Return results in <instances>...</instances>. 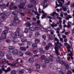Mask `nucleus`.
I'll return each mask as SVG.
<instances>
[{
    "instance_id": "obj_1",
    "label": "nucleus",
    "mask_w": 74,
    "mask_h": 74,
    "mask_svg": "<svg viewBox=\"0 0 74 74\" xmlns=\"http://www.w3.org/2000/svg\"><path fill=\"white\" fill-rule=\"evenodd\" d=\"M7 63L8 65V66H11L12 67H16L17 66L16 65V64H17L18 62L16 61H14L12 63V64L9 63L8 61H7Z\"/></svg>"
},
{
    "instance_id": "obj_2",
    "label": "nucleus",
    "mask_w": 74,
    "mask_h": 74,
    "mask_svg": "<svg viewBox=\"0 0 74 74\" xmlns=\"http://www.w3.org/2000/svg\"><path fill=\"white\" fill-rule=\"evenodd\" d=\"M25 71H26L27 73H30L32 71V69L31 68H30L29 70L27 69H26L25 71L23 70H20L19 72L20 74H23L24 72H25Z\"/></svg>"
},
{
    "instance_id": "obj_3",
    "label": "nucleus",
    "mask_w": 74,
    "mask_h": 74,
    "mask_svg": "<svg viewBox=\"0 0 74 74\" xmlns=\"http://www.w3.org/2000/svg\"><path fill=\"white\" fill-rule=\"evenodd\" d=\"M21 4L18 5V7L20 8H23V7H25V4L26 3V0H22L21 1Z\"/></svg>"
},
{
    "instance_id": "obj_4",
    "label": "nucleus",
    "mask_w": 74,
    "mask_h": 74,
    "mask_svg": "<svg viewBox=\"0 0 74 74\" xmlns=\"http://www.w3.org/2000/svg\"><path fill=\"white\" fill-rule=\"evenodd\" d=\"M4 28L7 30H5L3 31V34L7 35L8 34V31L9 30V27L8 26L5 27Z\"/></svg>"
},
{
    "instance_id": "obj_5",
    "label": "nucleus",
    "mask_w": 74,
    "mask_h": 74,
    "mask_svg": "<svg viewBox=\"0 0 74 74\" xmlns=\"http://www.w3.org/2000/svg\"><path fill=\"white\" fill-rule=\"evenodd\" d=\"M10 54H9L6 55V56L7 59H8L9 60H13V58L11 56V53H12L10 52Z\"/></svg>"
},
{
    "instance_id": "obj_6",
    "label": "nucleus",
    "mask_w": 74,
    "mask_h": 74,
    "mask_svg": "<svg viewBox=\"0 0 74 74\" xmlns=\"http://www.w3.org/2000/svg\"><path fill=\"white\" fill-rule=\"evenodd\" d=\"M55 40L57 41V43L58 44V45H60V46H59V47L60 48H61V47H62V43H60V42H59V40L58 39V38H55Z\"/></svg>"
},
{
    "instance_id": "obj_7",
    "label": "nucleus",
    "mask_w": 74,
    "mask_h": 74,
    "mask_svg": "<svg viewBox=\"0 0 74 74\" xmlns=\"http://www.w3.org/2000/svg\"><path fill=\"white\" fill-rule=\"evenodd\" d=\"M15 35L17 36H18V37L19 38H21L22 36H23V34H22V35H20L19 36V32L18 31H16L15 32Z\"/></svg>"
},
{
    "instance_id": "obj_8",
    "label": "nucleus",
    "mask_w": 74,
    "mask_h": 74,
    "mask_svg": "<svg viewBox=\"0 0 74 74\" xmlns=\"http://www.w3.org/2000/svg\"><path fill=\"white\" fill-rule=\"evenodd\" d=\"M59 47V46H58V47L57 46H55L54 47L56 51L55 53H56V54L58 55H59V53L58 52V49H59V48H61V47L60 48Z\"/></svg>"
},
{
    "instance_id": "obj_9",
    "label": "nucleus",
    "mask_w": 74,
    "mask_h": 74,
    "mask_svg": "<svg viewBox=\"0 0 74 74\" xmlns=\"http://www.w3.org/2000/svg\"><path fill=\"white\" fill-rule=\"evenodd\" d=\"M12 23L14 26H16L17 25V22L16 21L15 19H14V20L12 21Z\"/></svg>"
},
{
    "instance_id": "obj_10",
    "label": "nucleus",
    "mask_w": 74,
    "mask_h": 74,
    "mask_svg": "<svg viewBox=\"0 0 74 74\" xmlns=\"http://www.w3.org/2000/svg\"><path fill=\"white\" fill-rule=\"evenodd\" d=\"M12 53L14 55H18V51L17 50H13L12 51Z\"/></svg>"
},
{
    "instance_id": "obj_11",
    "label": "nucleus",
    "mask_w": 74,
    "mask_h": 74,
    "mask_svg": "<svg viewBox=\"0 0 74 74\" xmlns=\"http://www.w3.org/2000/svg\"><path fill=\"white\" fill-rule=\"evenodd\" d=\"M42 12L43 14H43L42 16L41 17L42 19H44V18H45V17L47 16V13H45L44 11V10H42Z\"/></svg>"
},
{
    "instance_id": "obj_12",
    "label": "nucleus",
    "mask_w": 74,
    "mask_h": 74,
    "mask_svg": "<svg viewBox=\"0 0 74 74\" xmlns=\"http://www.w3.org/2000/svg\"><path fill=\"white\" fill-rule=\"evenodd\" d=\"M28 62L30 63H33L34 62V58L33 57L30 58L28 59Z\"/></svg>"
},
{
    "instance_id": "obj_13",
    "label": "nucleus",
    "mask_w": 74,
    "mask_h": 74,
    "mask_svg": "<svg viewBox=\"0 0 74 74\" xmlns=\"http://www.w3.org/2000/svg\"><path fill=\"white\" fill-rule=\"evenodd\" d=\"M39 52L40 53H45V51L44 50H43L42 48H41L39 49Z\"/></svg>"
},
{
    "instance_id": "obj_14",
    "label": "nucleus",
    "mask_w": 74,
    "mask_h": 74,
    "mask_svg": "<svg viewBox=\"0 0 74 74\" xmlns=\"http://www.w3.org/2000/svg\"><path fill=\"white\" fill-rule=\"evenodd\" d=\"M11 35V37L14 38V39H16L17 38V36L15 35L14 33H12Z\"/></svg>"
},
{
    "instance_id": "obj_15",
    "label": "nucleus",
    "mask_w": 74,
    "mask_h": 74,
    "mask_svg": "<svg viewBox=\"0 0 74 74\" xmlns=\"http://www.w3.org/2000/svg\"><path fill=\"white\" fill-rule=\"evenodd\" d=\"M27 39L25 38H22L21 40V42H27Z\"/></svg>"
},
{
    "instance_id": "obj_16",
    "label": "nucleus",
    "mask_w": 74,
    "mask_h": 74,
    "mask_svg": "<svg viewBox=\"0 0 74 74\" xmlns=\"http://www.w3.org/2000/svg\"><path fill=\"white\" fill-rule=\"evenodd\" d=\"M25 55H28V56H32V55H33V53H31L29 51H27L25 53Z\"/></svg>"
},
{
    "instance_id": "obj_17",
    "label": "nucleus",
    "mask_w": 74,
    "mask_h": 74,
    "mask_svg": "<svg viewBox=\"0 0 74 74\" xmlns=\"http://www.w3.org/2000/svg\"><path fill=\"white\" fill-rule=\"evenodd\" d=\"M25 26H27H27H28V27H30L31 26V24L29 22L26 23L25 24Z\"/></svg>"
},
{
    "instance_id": "obj_18",
    "label": "nucleus",
    "mask_w": 74,
    "mask_h": 74,
    "mask_svg": "<svg viewBox=\"0 0 74 74\" xmlns=\"http://www.w3.org/2000/svg\"><path fill=\"white\" fill-rule=\"evenodd\" d=\"M35 65L36 66V68L37 69H38L40 68V65L39 64H35Z\"/></svg>"
},
{
    "instance_id": "obj_19",
    "label": "nucleus",
    "mask_w": 74,
    "mask_h": 74,
    "mask_svg": "<svg viewBox=\"0 0 74 74\" xmlns=\"http://www.w3.org/2000/svg\"><path fill=\"white\" fill-rule=\"evenodd\" d=\"M20 49L21 51H26V48L24 47H21L20 48Z\"/></svg>"
},
{
    "instance_id": "obj_20",
    "label": "nucleus",
    "mask_w": 74,
    "mask_h": 74,
    "mask_svg": "<svg viewBox=\"0 0 74 74\" xmlns=\"http://www.w3.org/2000/svg\"><path fill=\"white\" fill-rule=\"evenodd\" d=\"M7 62H8V61L4 59H3L2 60V63L3 64H6Z\"/></svg>"
},
{
    "instance_id": "obj_21",
    "label": "nucleus",
    "mask_w": 74,
    "mask_h": 74,
    "mask_svg": "<svg viewBox=\"0 0 74 74\" xmlns=\"http://www.w3.org/2000/svg\"><path fill=\"white\" fill-rule=\"evenodd\" d=\"M32 47L34 48H36V47H37V44L36 43H33L32 44Z\"/></svg>"
},
{
    "instance_id": "obj_22",
    "label": "nucleus",
    "mask_w": 74,
    "mask_h": 74,
    "mask_svg": "<svg viewBox=\"0 0 74 74\" xmlns=\"http://www.w3.org/2000/svg\"><path fill=\"white\" fill-rule=\"evenodd\" d=\"M11 71V69L10 68V67H8V68L7 70H5L4 71L5 72L7 73V72H8L9 71Z\"/></svg>"
},
{
    "instance_id": "obj_23",
    "label": "nucleus",
    "mask_w": 74,
    "mask_h": 74,
    "mask_svg": "<svg viewBox=\"0 0 74 74\" xmlns=\"http://www.w3.org/2000/svg\"><path fill=\"white\" fill-rule=\"evenodd\" d=\"M28 33H29L28 36L29 37H30V38H31V37L32 36H33V32H29Z\"/></svg>"
},
{
    "instance_id": "obj_24",
    "label": "nucleus",
    "mask_w": 74,
    "mask_h": 74,
    "mask_svg": "<svg viewBox=\"0 0 74 74\" xmlns=\"http://www.w3.org/2000/svg\"><path fill=\"white\" fill-rule=\"evenodd\" d=\"M4 56V53L2 51H0V56L3 57Z\"/></svg>"
},
{
    "instance_id": "obj_25",
    "label": "nucleus",
    "mask_w": 74,
    "mask_h": 74,
    "mask_svg": "<svg viewBox=\"0 0 74 74\" xmlns=\"http://www.w3.org/2000/svg\"><path fill=\"white\" fill-rule=\"evenodd\" d=\"M67 51L68 52H70V53L69 54V56H71V55H73V53H72V52L71 51L70 49H68Z\"/></svg>"
},
{
    "instance_id": "obj_26",
    "label": "nucleus",
    "mask_w": 74,
    "mask_h": 74,
    "mask_svg": "<svg viewBox=\"0 0 74 74\" xmlns=\"http://www.w3.org/2000/svg\"><path fill=\"white\" fill-rule=\"evenodd\" d=\"M42 5L43 7V9H44L45 8H46L48 6V5L47 4L44 3H42Z\"/></svg>"
},
{
    "instance_id": "obj_27",
    "label": "nucleus",
    "mask_w": 74,
    "mask_h": 74,
    "mask_svg": "<svg viewBox=\"0 0 74 74\" xmlns=\"http://www.w3.org/2000/svg\"><path fill=\"white\" fill-rule=\"evenodd\" d=\"M46 58V56L45 55L41 56L40 57V59L41 60H44Z\"/></svg>"
},
{
    "instance_id": "obj_28",
    "label": "nucleus",
    "mask_w": 74,
    "mask_h": 74,
    "mask_svg": "<svg viewBox=\"0 0 74 74\" xmlns=\"http://www.w3.org/2000/svg\"><path fill=\"white\" fill-rule=\"evenodd\" d=\"M8 48L10 50H12V49H15V47L13 46H9Z\"/></svg>"
},
{
    "instance_id": "obj_29",
    "label": "nucleus",
    "mask_w": 74,
    "mask_h": 74,
    "mask_svg": "<svg viewBox=\"0 0 74 74\" xmlns=\"http://www.w3.org/2000/svg\"><path fill=\"white\" fill-rule=\"evenodd\" d=\"M51 26L52 27H56L58 25L57 24H55V23H53L52 24H51Z\"/></svg>"
},
{
    "instance_id": "obj_30",
    "label": "nucleus",
    "mask_w": 74,
    "mask_h": 74,
    "mask_svg": "<svg viewBox=\"0 0 74 74\" xmlns=\"http://www.w3.org/2000/svg\"><path fill=\"white\" fill-rule=\"evenodd\" d=\"M30 2L31 3H33V4H36V1L34 0H30Z\"/></svg>"
},
{
    "instance_id": "obj_31",
    "label": "nucleus",
    "mask_w": 74,
    "mask_h": 74,
    "mask_svg": "<svg viewBox=\"0 0 74 74\" xmlns=\"http://www.w3.org/2000/svg\"><path fill=\"white\" fill-rule=\"evenodd\" d=\"M35 41L36 42H37V43H39L40 42V40L39 39H36L35 40Z\"/></svg>"
},
{
    "instance_id": "obj_32",
    "label": "nucleus",
    "mask_w": 74,
    "mask_h": 74,
    "mask_svg": "<svg viewBox=\"0 0 74 74\" xmlns=\"http://www.w3.org/2000/svg\"><path fill=\"white\" fill-rule=\"evenodd\" d=\"M40 35V34L38 32H36L35 33V36L36 37H38Z\"/></svg>"
},
{
    "instance_id": "obj_33",
    "label": "nucleus",
    "mask_w": 74,
    "mask_h": 74,
    "mask_svg": "<svg viewBox=\"0 0 74 74\" xmlns=\"http://www.w3.org/2000/svg\"><path fill=\"white\" fill-rule=\"evenodd\" d=\"M1 37L3 39H5L6 38V35L4 34H2L1 35Z\"/></svg>"
},
{
    "instance_id": "obj_34",
    "label": "nucleus",
    "mask_w": 74,
    "mask_h": 74,
    "mask_svg": "<svg viewBox=\"0 0 74 74\" xmlns=\"http://www.w3.org/2000/svg\"><path fill=\"white\" fill-rule=\"evenodd\" d=\"M34 7V4H30L27 6V7L29 8H31V7Z\"/></svg>"
},
{
    "instance_id": "obj_35",
    "label": "nucleus",
    "mask_w": 74,
    "mask_h": 74,
    "mask_svg": "<svg viewBox=\"0 0 74 74\" xmlns=\"http://www.w3.org/2000/svg\"><path fill=\"white\" fill-rule=\"evenodd\" d=\"M49 46L48 45H47L45 47V49L47 51L49 49Z\"/></svg>"
},
{
    "instance_id": "obj_36",
    "label": "nucleus",
    "mask_w": 74,
    "mask_h": 74,
    "mask_svg": "<svg viewBox=\"0 0 74 74\" xmlns=\"http://www.w3.org/2000/svg\"><path fill=\"white\" fill-rule=\"evenodd\" d=\"M1 16L2 18H5V15L3 13H1Z\"/></svg>"
},
{
    "instance_id": "obj_37",
    "label": "nucleus",
    "mask_w": 74,
    "mask_h": 74,
    "mask_svg": "<svg viewBox=\"0 0 74 74\" xmlns=\"http://www.w3.org/2000/svg\"><path fill=\"white\" fill-rule=\"evenodd\" d=\"M45 62L46 63H48L49 62V60L48 59H46L45 60Z\"/></svg>"
},
{
    "instance_id": "obj_38",
    "label": "nucleus",
    "mask_w": 74,
    "mask_h": 74,
    "mask_svg": "<svg viewBox=\"0 0 74 74\" xmlns=\"http://www.w3.org/2000/svg\"><path fill=\"white\" fill-rule=\"evenodd\" d=\"M16 71L15 70H12L11 71L12 74H16Z\"/></svg>"
},
{
    "instance_id": "obj_39",
    "label": "nucleus",
    "mask_w": 74,
    "mask_h": 74,
    "mask_svg": "<svg viewBox=\"0 0 74 74\" xmlns=\"http://www.w3.org/2000/svg\"><path fill=\"white\" fill-rule=\"evenodd\" d=\"M23 55V53L21 51L19 52V56H22Z\"/></svg>"
},
{
    "instance_id": "obj_40",
    "label": "nucleus",
    "mask_w": 74,
    "mask_h": 74,
    "mask_svg": "<svg viewBox=\"0 0 74 74\" xmlns=\"http://www.w3.org/2000/svg\"><path fill=\"white\" fill-rule=\"evenodd\" d=\"M16 21V22H17V23H20L21 22V21L20 20H18V19H15Z\"/></svg>"
},
{
    "instance_id": "obj_41",
    "label": "nucleus",
    "mask_w": 74,
    "mask_h": 74,
    "mask_svg": "<svg viewBox=\"0 0 74 74\" xmlns=\"http://www.w3.org/2000/svg\"><path fill=\"white\" fill-rule=\"evenodd\" d=\"M52 56H53L51 55V56H50L49 57V59L51 61H53V59L52 58Z\"/></svg>"
},
{
    "instance_id": "obj_42",
    "label": "nucleus",
    "mask_w": 74,
    "mask_h": 74,
    "mask_svg": "<svg viewBox=\"0 0 74 74\" xmlns=\"http://www.w3.org/2000/svg\"><path fill=\"white\" fill-rule=\"evenodd\" d=\"M4 65H3L2 66L1 68H2L1 69V70L3 71H5V70H5V68H4Z\"/></svg>"
},
{
    "instance_id": "obj_43",
    "label": "nucleus",
    "mask_w": 74,
    "mask_h": 74,
    "mask_svg": "<svg viewBox=\"0 0 74 74\" xmlns=\"http://www.w3.org/2000/svg\"><path fill=\"white\" fill-rule=\"evenodd\" d=\"M29 29L31 31H34V28H33V27H29Z\"/></svg>"
},
{
    "instance_id": "obj_44",
    "label": "nucleus",
    "mask_w": 74,
    "mask_h": 74,
    "mask_svg": "<svg viewBox=\"0 0 74 74\" xmlns=\"http://www.w3.org/2000/svg\"><path fill=\"white\" fill-rule=\"evenodd\" d=\"M55 14H56V12H54L50 14L51 16H55Z\"/></svg>"
},
{
    "instance_id": "obj_45",
    "label": "nucleus",
    "mask_w": 74,
    "mask_h": 74,
    "mask_svg": "<svg viewBox=\"0 0 74 74\" xmlns=\"http://www.w3.org/2000/svg\"><path fill=\"white\" fill-rule=\"evenodd\" d=\"M56 60V62H60V58H57Z\"/></svg>"
},
{
    "instance_id": "obj_46",
    "label": "nucleus",
    "mask_w": 74,
    "mask_h": 74,
    "mask_svg": "<svg viewBox=\"0 0 74 74\" xmlns=\"http://www.w3.org/2000/svg\"><path fill=\"white\" fill-rule=\"evenodd\" d=\"M56 14V16H58V18H57L58 19H62V18H61V17H58L59 16V14H58L56 13V14Z\"/></svg>"
},
{
    "instance_id": "obj_47",
    "label": "nucleus",
    "mask_w": 74,
    "mask_h": 74,
    "mask_svg": "<svg viewBox=\"0 0 74 74\" xmlns=\"http://www.w3.org/2000/svg\"><path fill=\"white\" fill-rule=\"evenodd\" d=\"M27 44L28 45H30L32 44V42L28 41L27 42Z\"/></svg>"
},
{
    "instance_id": "obj_48",
    "label": "nucleus",
    "mask_w": 74,
    "mask_h": 74,
    "mask_svg": "<svg viewBox=\"0 0 74 74\" xmlns=\"http://www.w3.org/2000/svg\"><path fill=\"white\" fill-rule=\"evenodd\" d=\"M49 38L50 40H53V37H52V35H49Z\"/></svg>"
},
{
    "instance_id": "obj_49",
    "label": "nucleus",
    "mask_w": 74,
    "mask_h": 74,
    "mask_svg": "<svg viewBox=\"0 0 74 74\" xmlns=\"http://www.w3.org/2000/svg\"><path fill=\"white\" fill-rule=\"evenodd\" d=\"M33 53H34V54H37V53L38 52V51L37 50H34L33 51Z\"/></svg>"
},
{
    "instance_id": "obj_50",
    "label": "nucleus",
    "mask_w": 74,
    "mask_h": 74,
    "mask_svg": "<svg viewBox=\"0 0 74 74\" xmlns=\"http://www.w3.org/2000/svg\"><path fill=\"white\" fill-rule=\"evenodd\" d=\"M39 29H40L39 27H36L34 28V30H39Z\"/></svg>"
},
{
    "instance_id": "obj_51",
    "label": "nucleus",
    "mask_w": 74,
    "mask_h": 74,
    "mask_svg": "<svg viewBox=\"0 0 74 74\" xmlns=\"http://www.w3.org/2000/svg\"><path fill=\"white\" fill-rule=\"evenodd\" d=\"M12 14L14 15H17L18 14V12H13Z\"/></svg>"
},
{
    "instance_id": "obj_52",
    "label": "nucleus",
    "mask_w": 74,
    "mask_h": 74,
    "mask_svg": "<svg viewBox=\"0 0 74 74\" xmlns=\"http://www.w3.org/2000/svg\"><path fill=\"white\" fill-rule=\"evenodd\" d=\"M42 37L44 40H45V39H46V36H45V35H42Z\"/></svg>"
},
{
    "instance_id": "obj_53",
    "label": "nucleus",
    "mask_w": 74,
    "mask_h": 74,
    "mask_svg": "<svg viewBox=\"0 0 74 74\" xmlns=\"http://www.w3.org/2000/svg\"><path fill=\"white\" fill-rule=\"evenodd\" d=\"M72 73V72H71V71H68L67 72V74H71Z\"/></svg>"
},
{
    "instance_id": "obj_54",
    "label": "nucleus",
    "mask_w": 74,
    "mask_h": 74,
    "mask_svg": "<svg viewBox=\"0 0 74 74\" xmlns=\"http://www.w3.org/2000/svg\"><path fill=\"white\" fill-rule=\"evenodd\" d=\"M34 14L35 15H38V16H40V14H38V13H37V12H34Z\"/></svg>"
},
{
    "instance_id": "obj_55",
    "label": "nucleus",
    "mask_w": 74,
    "mask_h": 74,
    "mask_svg": "<svg viewBox=\"0 0 74 74\" xmlns=\"http://www.w3.org/2000/svg\"><path fill=\"white\" fill-rule=\"evenodd\" d=\"M24 32H25V33H27L28 32H29V30H28V29L27 28H25Z\"/></svg>"
},
{
    "instance_id": "obj_56",
    "label": "nucleus",
    "mask_w": 74,
    "mask_h": 74,
    "mask_svg": "<svg viewBox=\"0 0 74 74\" xmlns=\"http://www.w3.org/2000/svg\"><path fill=\"white\" fill-rule=\"evenodd\" d=\"M66 48L67 49H70V48H71V46H70V45L68 44V45L67 46Z\"/></svg>"
},
{
    "instance_id": "obj_57",
    "label": "nucleus",
    "mask_w": 74,
    "mask_h": 74,
    "mask_svg": "<svg viewBox=\"0 0 74 74\" xmlns=\"http://www.w3.org/2000/svg\"><path fill=\"white\" fill-rule=\"evenodd\" d=\"M48 45L49 46V47H52V43H48Z\"/></svg>"
},
{
    "instance_id": "obj_58",
    "label": "nucleus",
    "mask_w": 74,
    "mask_h": 74,
    "mask_svg": "<svg viewBox=\"0 0 74 74\" xmlns=\"http://www.w3.org/2000/svg\"><path fill=\"white\" fill-rule=\"evenodd\" d=\"M62 10V9L61 8L60 9H56V11H57L58 12H59L60 11H61Z\"/></svg>"
},
{
    "instance_id": "obj_59",
    "label": "nucleus",
    "mask_w": 74,
    "mask_h": 74,
    "mask_svg": "<svg viewBox=\"0 0 74 74\" xmlns=\"http://www.w3.org/2000/svg\"><path fill=\"white\" fill-rule=\"evenodd\" d=\"M43 45H44V46H45L46 44H47V42H43L42 44Z\"/></svg>"
},
{
    "instance_id": "obj_60",
    "label": "nucleus",
    "mask_w": 74,
    "mask_h": 74,
    "mask_svg": "<svg viewBox=\"0 0 74 74\" xmlns=\"http://www.w3.org/2000/svg\"><path fill=\"white\" fill-rule=\"evenodd\" d=\"M42 67L43 68H45L46 67V65L45 64H44L43 65H42Z\"/></svg>"
},
{
    "instance_id": "obj_61",
    "label": "nucleus",
    "mask_w": 74,
    "mask_h": 74,
    "mask_svg": "<svg viewBox=\"0 0 74 74\" xmlns=\"http://www.w3.org/2000/svg\"><path fill=\"white\" fill-rule=\"evenodd\" d=\"M59 38H60V41L63 42V38H60V37H59Z\"/></svg>"
},
{
    "instance_id": "obj_62",
    "label": "nucleus",
    "mask_w": 74,
    "mask_h": 74,
    "mask_svg": "<svg viewBox=\"0 0 74 74\" xmlns=\"http://www.w3.org/2000/svg\"><path fill=\"white\" fill-rule=\"evenodd\" d=\"M59 4H60V7H63V3H61V2H59Z\"/></svg>"
},
{
    "instance_id": "obj_63",
    "label": "nucleus",
    "mask_w": 74,
    "mask_h": 74,
    "mask_svg": "<svg viewBox=\"0 0 74 74\" xmlns=\"http://www.w3.org/2000/svg\"><path fill=\"white\" fill-rule=\"evenodd\" d=\"M59 74H64V72H63L62 71H60L59 72Z\"/></svg>"
},
{
    "instance_id": "obj_64",
    "label": "nucleus",
    "mask_w": 74,
    "mask_h": 74,
    "mask_svg": "<svg viewBox=\"0 0 74 74\" xmlns=\"http://www.w3.org/2000/svg\"><path fill=\"white\" fill-rule=\"evenodd\" d=\"M66 68L67 69H68L69 67V65L68 64H66Z\"/></svg>"
}]
</instances>
